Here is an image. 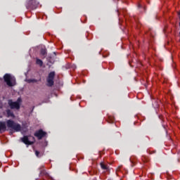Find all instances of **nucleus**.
Here are the masks:
<instances>
[{
  "label": "nucleus",
  "instance_id": "f257e3e1",
  "mask_svg": "<svg viewBox=\"0 0 180 180\" xmlns=\"http://www.w3.org/2000/svg\"><path fill=\"white\" fill-rule=\"evenodd\" d=\"M6 126L10 130H14V131H20L22 130V126L20 124L15 122L12 120H8L6 122L0 121V133L6 131Z\"/></svg>",
  "mask_w": 180,
  "mask_h": 180
},
{
  "label": "nucleus",
  "instance_id": "f03ea898",
  "mask_svg": "<svg viewBox=\"0 0 180 180\" xmlns=\"http://www.w3.org/2000/svg\"><path fill=\"white\" fill-rule=\"evenodd\" d=\"M22 102V98H18L16 101H12L10 99L8 101V105L10 106V109H16L19 110L20 109V103Z\"/></svg>",
  "mask_w": 180,
  "mask_h": 180
},
{
  "label": "nucleus",
  "instance_id": "7ed1b4c3",
  "mask_svg": "<svg viewBox=\"0 0 180 180\" xmlns=\"http://www.w3.org/2000/svg\"><path fill=\"white\" fill-rule=\"evenodd\" d=\"M37 6H39V2H37L36 0H28L27 1V9H37Z\"/></svg>",
  "mask_w": 180,
  "mask_h": 180
},
{
  "label": "nucleus",
  "instance_id": "20e7f679",
  "mask_svg": "<svg viewBox=\"0 0 180 180\" xmlns=\"http://www.w3.org/2000/svg\"><path fill=\"white\" fill-rule=\"evenodd\" d=\"M54 77H56V72H51L49 74L47 79L48 86H53L54 85Z\"/></svg>",
  "mask_w": 180,
  "mask_h": 180
},
{
  "label": "nucleus",
  "instance_id": "39448f33",
  "mask_svg": "<svg viewBox=\"0 0 180 180\" xmlns=\"http://www.w3.org/2000/svg\"><path fill=\"white\" fill-rule=\"evenodd\" d=\"M4 82L6 83L8 86H15V83L12 82V77L9 74H6L4 76Z\"/></svg>",
  "mask_w": 180,
  "mask_h": 180
},
{
  "label": "nucleus",
  "instance_id": "423d86ee",
  "mask_svg": "<svg viewBox=\"0 0 180 180\" xmlns=\"http://www.w3.org/2000/svg\"><path fill=\"white\" fill-rule=\"evenodd\" d=\"M34 136L37 137L38 140H41L43 137L47 136V132L43 131V129H39L34 134Z\"/></svg>",
  "mask_w": 180,
  "mask_h": 180
},
{
  "label": "nucleus",
  "instance_id": "0eeeda50",
  "mask_svg": "<svg viewBox=\"0 0 180 180\" xmlns=\"http://www.w3.org/2000/svg\"><path fill=\"white\" fill-rule=\"evenodd\" d=\"M21 141L26 144V146H33L34 144V141H32L29 140V136H24L20 139Z\"/></svg>",
  "mask_w": 180,
  "mask_h": 180
},
{
  "label": "nucleus",
  "instance_id": "6e6552de",
  "mask_svg": "<svg viewBox=\"0 0 180 180\" xmlns=\"http://www.w3.org/2000/svg\"><path fill=\"white\" fill-rule=\"evenodd\" d=\"M6 117H12V119H15V114L13 113V111L12 110L7 109L6 110Z\"/></svg>",
  "mask_w": 180,
  "mask_h": 180
},
{
  "label": "nucleus",
  "instance_id": "1a4fd4ad",
  "mask_svg": "<svg viewBox=\"0 0 180 180\" xmlns=\"http://www.w3.org/2000/svg\"><path fill=\"white\" fill-rule=\"evenodd\" d=\"M36 64L37 65H39V67H43V60H41V59L37 58Z\"/></svg>",
  "mask_w": 180,
  "mask_h": 180
},
{
  "label": "nucleus",
  "instance_id": "9d476101",
  "mask_svg": "<svg viewBox=\"0 0 180 180\" xmlns=\"http://www.w3.org/2000/svg\"><path fill=\"white\" fill-rule=\"evenodd\" d=\"M26 82L28 83V84H34L36 82H37V79H27Z\"/></svg>",
  "mask_w": 180,
  "mask_h": 180
},
{
  "label": "nucleus",
  "instance_id": "9b49d317",
  "mask_svg": "<svg viewBox=\"0 0 180 180\" xmlns=\"http://www.w3.org/2000/svg\"><path fill=\"white\" fill-rule=\"evenodd\" d=\"M46 60H47L48 63H50L51 64H54V59L53 58H51V56H48L46 58Z\"/></svg>",
  "mask_w": 180,
  "mask_h": 180
},
{
  "label": "nucleus",
  "instance_id": "f8f14e48",
  "mask_svg": "<svg viewBox=\"0 0 180 180\" xmlns=\"http://www.w3.org/2000/svg\"><path fill=\"white\" fill-rule=\"evenodd\" d=\"M101 167L102 169H105V171H108V165H105L104 163H101Z\"/></svg>",
  "mask_w": 180,
  "mask_h": 180
},
{
  "label": "nucleus",
  "instance_id": "ddd939ff",
  "mask_svg": "<svg viewBox=\"0 0 180 180\" xmlns=\"http://www.w3.org/2000/svg\"><path fill=\"white\" fill-rule=\"evenodd\" d=\"M41 56H46L47 54V50L44 49H41Z\"/></svg>",
  "mask_w": 180,
  "mask_h": 180
},
{
  "label": "nucleus",
  "instance_id": "4468645a",
  "mask_svg": "<svg viewBox=\"0 0 180 180\" xmlns=\"http://www.w3.org/2000/svg\"><path fill=\"white\" fill-rule=\"evenodd\" d=\"M35 155L38 158L41 157V155H40V152L39 150H35Z\"/></svg>",
  "mask_w": 180,
  "mask_h": 180
},
{
  "label": "nucleus",
  "instance_id": "2eb2a0df",
  "mask_svg": "<svg viewBox=\"0 0 180 180\" xmlns=\"http://www.w3.org/2000/svg\"><path fill=\"white\" fill-rule=\"evenodd\" d=\"M142 160L143 161V162H148V159L146 157H143L142 158Z\"/></svg>",
  "mask_w": 180,
  "mask_h": 180
},
{
  "label": "nucleus",
  "instance_id": "dca6fc26",
  "mask_svg": "<svg viewBox=\"0 0 180 180\" xmlns=\"http://www.w3.org/2000/svg\"><path fill=\"white\" fill-rule=\"evenodd\" d=\"M47 146H48V142H47V141H45L43 144V147H47Z\"/></svg>",
  "mask_w": 180,
  "mask_h": 180
},
{
  "label": "nucleus",
  "instance_id": "f3484780",
  "mask_svg": "<svg viewBox=\"0 0 180 180\" xmlns=\"http://www.w3.org/2000/svg\"><path fill=\"white\" fill-rule=\"evenodd\" d=\"M72 70H75V68H77V66H75V65H72Z\"/></svg>",
  "mask_w": 180,
  "mask_h": 180
},
{
  "label": "nucleus",
  "instance_id": "a211bd4d",
  "mask_svg": "<svg viewBox=\"0 0 180 180\" xmlns=\"http://www.w3.org/2000/svg\"><path fill=\"white\" fill-rule=\"evenodd\" d=\"M139 8H142L143 6H141V4H139Z\"/></svg>",
  "mask_w": 180,
  "mask_h": 180
},
{
  "label": "nucleus",
  "instance_id": "6ab92c4d",
  "mask_svg": "<svg viewBox=\"0 0 180 180\" xmlns=\"http://www.w3.org/2000/svg\"><path fill=\"white\" fill-rule=\"evenodd\" d=\"M32 140H34V137H33V136H32Z\"/></svg>",
  "mask_w": 180,
  "mask_h": 180
},
{
  "label": "nucleus",
  "instance_id": "aec40b11",
  "mask_svg": "<svg viewBox=\"0 0 180 180\" xmlns=\"http://www.w3.org/2000/svg\"><path fill=\"white\" fill-rule=\"evenodd\" d=\"M53 54H55V56H56V52H54Z\"/></svg>",
  "mask_w": 180,
  "mask_h": 180
},
{
  "label": "nucleus",
  "instance_id": "412c9836",
  "mask_svg": "<svg viewBox=\"0 0 180 180\" xmlns=\"http://www.w3.org/2000/svg\"><path fill=\"white\" fill-rule=\"evenodd\" d=\"M70 67H71V65H69V68H70Z\"/></svg>",
  "mask_w": 180,
  "mask_h": 180
}]
</instances>
